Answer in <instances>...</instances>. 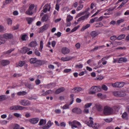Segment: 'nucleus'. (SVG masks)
<instances>
[{
  "label": "nucleus",
  "mask_w": 129,
  "mask_h": 129,
  "mask_svg": "<svg viewBox=\"0 0 129 129\" xmlns=\"http://www.w3.org/2000/svg\"><path fill=\"white\" fill-rule=\"evenodd\" d=\"M69 124L70 125H71L72 128H74V127L79 128L81 127L82 126L80 123L76 120H74L72 122L69 121Z\"/></svg>",
  "instance_id": "obj_1"
},
{
  "label": "nucleus",
  "mask_w": 129,
  "mask_h": 129,
  "mask_svg": "<svg viewBox=\"0 0 129 129\" xmlns=\"http://www.w3.org/2000/svg\"><path fill=\"white\" fill-rule=\"evenodd\" d=\"M101 90V87L100 86H92L91 88V90L89 92V94H94L96 92H99Z\"/></svg>",
  "instance_id": "obj_2"
},
{
  "label": "nucleus",
  "mask_w": 129,
  "mask_h": 129,
  "mask_svg": "<svg viewBox=\"0 0 129 129\" xmlns=\"http://www.w3.org/2000/svg\"><path fill=\"white\" fill-rule=\"evenodd\" d=\"M103 112L105 115H109L112 113L113 109L109 107L105 106L104 107Z\"/></svg>",
  "instance_id": "obj_3"
},
{
  "label": "nucleus",
  "mask_w": 129,
  "mask_h": 129,
  "mask_svg": "<svg viewBox=\"0 0 129 129\" xmlns=\"http://www.w3.org/2000/svg\"><path fill=\"white\" fill-rule=\"evenodd\" d=\"M89 119L90 120H89V121H90V122L89 124V126L92 127L94 129H98L99 127V124L97 123H95V124H94L93 121L92 120L93 118L92 117H89Z\"/></svg>",
  "instance_id": "obj_4"
},
{
  "label": "nucleus",
  "mask_w": 129,
  "mask_h": 129,
  "mask_svg": "<svg viewBox=\"0 0 129 129\" xmlns=\"http://www.w3.org/2000/svg\"><path fill=\"white\" fill-rule=\"evenodd\" d=\"M25 108V107L17 105L12 106L10 107V109L11 110H22Z\"/></svg>",
  "instance_id": "obj_5"
},
{
  "label": "nucleus",
  "mask_w": 129,
  "mask_h": 129,
  "mask_svg": "<svg viewBox=\"0 0 129 129\" xmlns=\"http://www.w3.org/2000/svg\"><path fill=\"white\" fill-rule=\"evenodd\" d=\"M19 103L21 105L24 106H28L30 104L28 100H21L20 101Z\"/></svg>",
  "instance_id": "obj_6"
},
{
  "label": "nucleus",
  "mask_w": 129,
  "mask_h": 129,
  "mask_svg": "<svg viewBox=\"0 0 129 129\" xmlns=\"http://www.w3.org/2000/svg\"><path fill=\"white\" fill-rule=\"evenodd\" d=\"M124 85V83L123 82H117L112 84V86L114 87H121L123 86Z\"/></svg>",
  "instance_id": "obj_7"
},
{
  "label": "nucleus",
  "mask_w": 129,
  "mask_h": 129,
  "mask_svg": "<svg viewBox=\"0 0 129 129\" xmlns=\"http://www.w3.org/2000/svg\"><path fill=\"white\" fill-rule=\"evenodd\" d=\"M51 8L50 5L47 4H46L44 7L43 9V11L44 12L46 13L47 11H50Z\"/></svg>",
  "instance_id": "obj_8"
},
{
  "label": "nucleus",
  "mask_w": 129,
  "mask_h": 129,
  "mask_svg": "<svg viewBox=\"0 0 129 129\" xmlns=\"http://www.w3.org/2000/svg\"><path fill=\"white\" fill-rule=\"evenodd\" d=\"M3 37L7 39H11L13 38V36L11 34L6 33L3 35Z\"/></svg>",
  "instance_id": "obj_9"
},
{
  "label": "nucleus",
  "mask_w": 129,
  "mask_h": 129,
  "mask_svg": "<svg viewBox=\"0 0 129 129\" xmlns=\"http://www.w3.org/2000/svg\"><path fill=\"white\" fill-rule=\"evenodd\" d=\"M70 50L66 47H63L61 50V52L64 54L69 53L70 52Z\"/></svg>",
  "instance_id": "obj_10"
},
{
  "label": "nucleus",
  "mask_w": 129,
  "mask_h": 129,
  "mask_svg": "<svg viewBox=\"0 0 129 129\" xmlns=\"http://www.w3.org/2000/svg\"><path fill=\"white\" fill-rule=\"evenodd\" d=\"M39 120V118H33L29 119V121L32 124H35L37 123Z\"/></svg>",
  "instance_id": "obj_11"
},
{
  "label": "nucleus",
  "mask_w": 129,
  "mask_h": 129,
  "mask_svg": "<svg viewBox=\"0 0 129 129\" xmlns=\"http://www.w3.org/2000/svg\"><path fill=\"white\" fill-rule=\"evenodd\" d=\"M10 61L8 60H3L1 61V64L2 65L5 66L9 64Z\"/></svg>",
  "instance_id": "obj_12"
},
{
  "label": "nucleus",
  "mask_w": 129,
  "mask_h": 129,
  "mask_svg": "<svg viewBox=\"0 0 129 129\" xmlns=\"http://www.w3.org/2000/svg\"><path fill=\"white\" fill-rule=\"evenodd\" d=\"M72 112L76 113L77 114H81L82 113L81 110L80 108H75L72 110Z\"/></svg>",
  "instance_id": "obj_13"
},
{
  "label": "nucleus",
  "mask_w": 129,
  "mask_h": 129,
  "mask_svg": "<svg viewBox=\"0 0 129 129\" xmlns=\"http://www.w3.org/2000/svg\"><path fill=\"white\" fill-rule=\"evenodd\" d=\"M65 90V88L63 87H61L58 88L55 91V93L56 94H58L62 92Z\"/></svg>",
  "instance_id": "obj_14"
},
{
  "label": "nucleus",
  "mask_w": 129,
  "mask_h": 129,
  "mask_svg": "<svg viewBox=\"0 0 129 129\" xmlns=\"http://www.w3.org/2000/svg\"><path fill=\"white\" fill-rule=\"evenodd\" d=\"M82 90V88L81 87H77L72 89L71 90V92H72L75 93L79 92L81 91Z\"/></svg>",
  "instance_id": "obj_15"
},
{
  "label": "nucleus",
  "mask_w": 129,
  "mask_h": 129,
  "mask_svg": "<svg viewBox=\"0 0 129 129\" xmlns=\"http://www.w3.org/2000/svg\"><path fill=\"white\" fill-rule=\"evenodd\" d=\"M73 57L70 56H67L65 57H62L61 58V60L63 61H68L72 59Z\"/></svg>",
  "instance_id": "obj_16"
},
{
  "label": "nucleus",
  "mask_w": 129,
  "mask_h": 129,
  "mask_svg": "<svg viewBox=\"0 0 129 129\" xmlns=\"http://www.w3.org/2000/svg\"><path fill=\"white\" fill-rule=\"evenodd\" d=\"M89 16V14H88L87 15L83 16H81L79 18L77 21L78 22H79L82 20H84L85 19L87 18Z\"/></svg>",
  "instance_id": "obj_17"
},
{
  "label": "nucleus",
  "mask_w": 129,
  "mask_h": 129,
  "mask_svg": "<svg viewBox=\"0 0 129 129\" xmlns=\"http://www.w3.org/2000/svg\"><path fill=\"white\" fill-rule=\"evenodd\" d=\"M89 108V103H87L85 104L84 106V110L83 111V112L85 114H88V113L89 110L87 108Z\"/></svg>",
  "instance_id": "obj_18"
},
{
  "label": "nucleus",
  "mask_w": 129,
  "mask_h": 129,
  "mask_svg": "<svg viewBox=\"0 0 129 129\" xmlns=\"http://www.w3.org/2000/svg\"><path fill=\"white\" fill-rule=\"evenodd\" d=\"M30 50L29 48L26 47H24L22 48L21 50V52L22 54H24Z\"/></svg>",
  "instance_id": "obj_19"
},
{
  "label": "nucleus",
  "mask_w": 129,
  "mask_h": 129,
  "mask_svg": "<svg viewBox=\"0 0 129 129\" xmlns=\"http://www.w3.org/2000/svg\"><path fill=\"white\" fill-rule=\"evenodd\" d=\"M43 63V61L40 60H37L36 63L34 64V66L35 67H38L40 65H42Z\"/></svg>",
  "instance_id": "obj_20"
},
{
  "label": "nucleus",
  "mask_w": 129,
  "mask_h": 129,
  "mask_svg": "<svg viewBox=\"0 0 129 129\" xmlns=\"http://www.w3.org/2000/svg\"><path fill=\"white\" fill-rule=\"evenodd\" d=\"M48 17L47 14L44 15L42 18L41 20L43 22H46L48 20Z\"/></svg>",
  "instance_id": "obj_21"
},
{
  "label": "nucleus",
  "mask_w": 129,
  "mask_h": 129,
  "mask_svg": "<svg viewBox=\"0 0 129 129\" xmlns=\"http://www.w3.org/2000/svg\"><path fill=\"white\" fill-rule=\"evenodd\" d=\"M127 59L125 58L120 57L119 60L118 62L119 63H122V62H125L127 61Z\"/></svg>",
  "instance_id": "obj_22"
},
{
  "label": "nucleus",
  "mask_w": 129,
  "mask_h": 129,
  "mask_svg": "<svg viewBox=\"0 0 129 129\" xmlns=\"http://www.w3.org/2000/svg\"><path fill=\"white\" fill-rule=\"evenodd\" d=\"M37 45V43L36 41H33L31 42L29 44V47H34Z\"/></svg>",
  "instance_id": "obj_23"
},
{
  "label": "nucleus",
  "mask_w": 129,
  "mask_h": 129,
  "mask_svg": "<svg viewBox=\"0 0 129 129\" xmlns=\"http://www.w3.org/2000/svg\"><path fill=\"white\" fill-rule=\"evenodd\" d=\"M7 96L6 95H0V102L6 100L7 99Z\"/></svg>",
  "instance_id": "obj_24"
},
{
  "label": "nucleus",
  "mask_w": 129,
  "mask_h": 129,
  "mask_svg": "<svg viewBox=\"0 0 129 129\" xmlns=\"http://www.w3.org/2000/svg\"><path fill=\"white\" fill-rule=\"evenodd\" d=\"M95 106L98 111H101L103 110L102 107L100 104H96L95 105Z\"/></svg>",
  "instance_id": "obj_25"
},
{
  "label": "nucleus",
  "mask_w": 129,
  "mask_h": 129,
  "mask_svg": "<svg viewBox=\"0 0 129 129\" xmlns=\"http://www.w3.org/2000/svg\"><path fill=\"white\" fill-rule=\"evenodd\" d=\"M53 92V91L51 90H49L46 91L45 92L42 94L43 95H45L47 94L52 93Z\"/></svg>",
  "instance_id": "obj_26"
},
{
  "label": "nucleus",
  "mask_w": 129,
  "mask_h": 129,
  "mask_svg": "<svg viewBox=\"0 0 129 129\" xmlns=\"http://www.w3.org/2000/svg\"><path fill=\"white\" fill-rule=\"evenodd\" d=\"M55 83H50L48 84L46 86V87L48 88H52L55 87Z\"/></svg>",
  "instance_id": "obj_27"
},
{
  "label": "nucleus",
  "mask_w": 129,
  "mask_h": 129,
  "mask_svg": "<svg viewBox=\"0 0 129 129\" xmlns=\"http://www.w3.org/2000/svg\"><path fill=\"white\" fill-rule=\"evenodd\" d=\"M34 19V18L32 17H27L26 18V20L27 21L28 24H31L33 21Z\"/></svg>",
  "instance_id": "obj_28"
},
{
  "label": "nucleus",
  "mask_w": 129,
  "mask_h": 129,
  "mask_svg": "<svg viewBox=\"0 0 129 129\" xmlns=\"http://www.w3.org/2000/svg\"><path fill=\"white\" fill-rule=\"evenodd\" d=\"M126 94L123 91H119V97H122L125 96Z\"/></svg>",
  "instance_id": "obj_29"
},
{
  "label": "nucleus",
  "mask_w": 129,
  "mask_h": 129,
  "mask_svg": "<svg viewBox=\"0 0 129 129\" xmlns=\"http://www.w3.org/2000/svg\"><path fill=\"white\" fill-rule=\"evenodd\" d=\"M103 18V16H101L98 18V17H95L94 18V20L95 21L99 22L101 21Z\"/></svg>",
  "instance_id": "obj_30"
},
{
  "label": "nucleus",
  "mask_w": 129,
  "mask_h": 129,
  "mask_svg": "<svg viewBox=\"0 0 129 129\" xmlns=\"http://www.w3.org/2000/svg\"><path fill=\"white\" fill-rule=\"evenodd\" d=\"M128 114L126 112H124L122 115V117L123 119H127Z\"/></svg>",
  "instance_id": "obj_31"
},
{
  "label": "nucleus",
  "mask_w": 129,
  "mask_h": 129,
  "mask_svg": "<svg viewBox=\"0 0 129 129\" xmlns=\"http://www.w3.org/2000/svg\"><path fill=\"white\" fill-rule=\"evenodd\" d=\"M27 92L25 91H20L17 93V95H24L26 94Z\"/></svg>",
  "instance_id": "obj_32"
},
{
  "label": "nucleus",
  "mask_w": 129,
  "mask_h": 129,
  "mask_svg": "<svg viewBox=\"0 0 129 129\" xmlns=\"http://www.w3.org/2000/svg\"><path fill=\"white\" fill-rule=\"evenodd\" d=\"M37 59L36 58H31L30 60V62L31 63H34V64L35 63Z\"/></svg>",
  "instance_id": "obj_33"
},
{
  "label": "nucleus",
  "mask_w": 129,
  "mask_h": 129,
  "mask_svg": "<svg viewBox=\"0 0 129 129\" xmlns=\"http://www.w3.org/2000/svg\"><path fill=\"white\" fill-rule=\"evenodd\" d=\"M46 120H44L43 119H41L39 122V125H42L44 123V124H45L46 123Z\"/></svg>",
  "instance_id": "obj_34"
},
{
  "label": "nucleus",
  "mask_w": 129,
  "mask_h": 129,
  "mask_svg": "<svg viewBox=\"0 0 129 129\" xmlns=\"http://www.w3.org/2000/svg\"><path fill=\"white\" fill-rule=\"evenodd\" d=\"M43 41H41L40 44V48H39V50L41 52L42 51V49L43 48Z\"/></svg>",
  "instance_id": "obj_35"
},
{
  "label": "nucleus",
  "mask_w": 129,
  "mask_h": 129,
  "mask_svg": "<svg viewBox=\"0 0 129 129\" xmlns=\"http://www.w3.org/2000/svg\"><path fill=\"white\" fill-rule=\"evenodd\" d=\"M26 13L29 15H31L33 14V10L28 9L26 11Z\"/></svg>",
  "instance_id": "obj_36"
},
{
  "label": "nucleus",
  "mask_w": 129,
  "mask_h": 129,
  "mask_svg": "<svg viewBox=\"0 0 129 129\" xmlns=\"http://www.w3.org/2000/svg\"><path fill=\"white\" fill-rule=\"evenodd\" d=\"M25 64V62L24 61H19L18 65L19 66L21 67H22Z\"/></svg>",
  "instance_id": "obj_37"
},
{
  "label": "nucleus",
  "mask_w": 129,
  "mask_h": 129,
  "mask_svg": "<svg viewBox=\"0 0 129 129\" xmlns=\"http://www.w3.org/2000/svg\"><path fill=\"white\" fill-rule=\"evenodd\" d=\"M89 27V24H87L85 26H83L81 29V31H83Z\"/></svg>",
  "instance_id": "obj_38"
},
{
  "label": "nucleus",
  "mask_w": 129,
  "mask_h": 129,
  "mask_svg": "<svg viewBox=\"0 0 129 129\" xmlns=\"http://www.w3.org/2000/svg\"><path fill=\"white\" fill-rule=\"evenodd\" d=\"M125 35L124 34H122L118 36L117 38V39L120 40L123 39L125 37Z\"/></svg>",
  "instance_id": "obj_39"
},
{
  "label": "nucleus",
  "mask_w": 129,
  "mask_h": 129,
  "mask_svg": "<svg viewBox=\"0 0 129 129\" xmlns=\"http://www.w3.org/2000/svg\"><path fill=\"white\" fill-rule=\"evenodd\" d=\"M91 35L93 38H94L97 36L98 34L95 31H93L91 32Z\"/></svg>",
  "instance_id": "obj_40"
},
{
  "label": "nucleus",
  "mask_w": 129,
  "mask_h": 129,
  "mask_svg": "<svg viewBox=\"0 0 129 129\" xmlns=\"http://www.w3.org/2000/svg\"><path fill=\"white\" fill-rule=\"evenodd\" d=\"M21 39L23 41H25L26 40V38L27 36L26 34H24L23 35H21Z\"/></svg>",
  "instance_id": "obj_41"
},
{
  "label": "nucleus",
  "mask_w": 129,
  "mask_h": 129,
  "mask_svg": "<svg viewBox=\"0 0 129 129\" xmlns=\"http://www.w3.org/2000/svg\"><path fill=\"white\" fill-rule=\"evenodd\" d=\"M70 104L68 105L67 104H66L65 105H64L62 107H61L63 109H66L69 108V106L70 105Z\"/></svg>",
  "instance_id": "obj_42"
},
{
  "label": "nucleus",
  "mask_w": 129,
  "mask_h": 129,
  "mask_svg": "<svg viewBox=\"0 0 129 129\" xmlns=\"http://www.w3.org/2000/svg\"><path fill=\"white\" fill-rule=\"evenodd\" d=\"M89 38V33L88 32L86 33L85 34L84 38V40L86 42L87 41V39Z\"/></svg>",
  "instance_id": "obj_43"
},
{
  "label": "nucleus",
  "mask_w": 129,
  "mask_h": 129,
  "mask_svg": "<svg viewBox=\"0 0 129 129\" xmlns=\"http://www.w3.org/2000/svg\"><path fill=\"white\" fill-rule=\"evenodd\" d=\"M85 12H81L78 13L76 16V18H77L85 14Z\"/></svg>",
  "instance_id": "obj_44"
},
{
  "label": "nucleus",
  "mask_w": 129,
  "mask_h": 129,
  "mask_svg": "<svg viewBox=\"0 0 129 129\" xmlns=\"http://www.w3.org/2000/svg\"><path fill=\"white\" fill-rule=\"evenodd\" d=\"M112 93L114 96L119 97V91H114Z\"/></svg>",
  "instance_id": "obj_45"
},
{
  "label": "nucleus",
  "mask_w": 129,
  "mask_h": 129,
  "mask_svg": "<svg viewBox=\"0 0 129 129\" xmlns=\"http://www.w3.org/2000/svg\"><path fill=\"white\" fill-rule=\"evenodd\" d=\"M7 23L9 25H11L12 24V21L10 18H8L7 19Z\"/></svg>",
  "instance_id": "obj_46"
},
{
  "label": "nucleus",
  "mask_w": 129,
  "mask_h": 129,
  "mask_svg": "<svg viewBox=\"0 0 129 129\" xmlns=\"http://www.w3.org/2000/svg\"><path fill=\"white\" fill-rule=\"evenodd\" d=\"M95 25H96V27H101L103 26V24L101 22H99L96 23L95 24Z\"/></svg>",
  "instance_id": "obj_47"
},
{
  "label": "nucleus",
  "mask_w": 129,
  "mask_h": 129,
  "mask_svg": "<svg viewBox=\"0 0 129 129\" xmlns=\"http://www.w3.org/2000/svg\"><path fill=\"white\" fill-rule=\"evenodd\" d=\"M13 115L11 114H10L7 118V120H11L13 119Z\"/></svg>",
  "instance_id": "obj_48"
},
{
  "label": "nucleus",
  "mask_w": 129,
  "mask_h": 129,
  "mask_svg": "<svg viewBox=\"0 0 129 129\" xmlns=\"http://www.w3.org/2000/svg\"><path fill=\"white\" fill-rule=\"evenodd\" d=\"M14 50V49H11L5 52H4V54H9L11 53V52Z\"/></svg>",
  "instance_id": "obj_49"
},
{
  "label": "nucleus",
  "mask_w": 129,
  "mask_h": 129,
  "mask_svg": "<svg viewBox=\"0 0 129 129\" xmlns=\"http://www.w3.org/2000/svg\"><path fill=\"white\" fill-rule=\"evenodd\" d=\"M73 18L72 16H68L67 18L66 21H70L72 20Z\"/></svg>",
  "instance_id": "obj_50"
},
{
  "label": "nucleus",
  "mask_w": 129,
  "mask_h": 129,
  "mask_svg": "<svg viewBox=\"0 0 129 129\" xmlns=\"http://www.w3.org/2000/svg\"><path fill=\"white\" fill-rule=\"evenodd\" d=\"M101 89H102L106 91L107 90L108 88L105 85L103 84L102 86Z\"/></svg>",
  "instance_id": "obj_51"
},
{
  "label": "nucleus",
  "mask_w": 129,
  "mask_h": 129,
  "mask_svg": "<svg viewBox=\"0 0 129 129\" xmlns=\"http://www.w3.org/2000/svg\"><path fill=\"white\" fill-rule=\"evenodd\" d=\"M83 7V5H80L76 9L77 11H79L81 10Z\"/></svg>",
  "instance_id": "obj_52"
},
{
  "label": "nucleus",
  "mask_w": 129,
  "mask_h": 129,
  "mask_svg": "<svg viewBox=\"0 0 129 129\" xmlns=\"http://www.w3.org/2000/svg\"><path fill=\"white\" fill-rule=\"evenodd\" d=\"M74 96V95L73 94H72L70 95V97L71 98V102L70 105H71L72 104L74 101V98L73 97Z\"/></svg>",
  "instance_id": "obj_53"
},
{
  "label": "nucleus",
  "mask_w": 129,
  "mask_h": 129,
  "mask_svg": "<svg viewBox=\"0 0 129 129\" xmlns=\"http://www.w3.org/2000/svg\"><path fill=\"white\" fill-rule=\"evenodd\" d=\"M8 122L7 121L3 120H1L0 121L1 124L2 125L6 124Z\"/></svg>",
  "instance_id": "obj_54"
},
{
  "label": "nucleus",
  "mask_w": 129,
  "mask_h": 129,
  "mask_svg": "<svg viewBox=\"0 0 129 129\" xmlns=\"http://www.w3.org/2000/svg\"><path fill=\"white\" fill-rule=\"evenodd\" d=\"M53 124V123L51 122V121L50 120L48 121L47 123L46 124L50 127Z\"/></svg>",
  "instance_id": "obj_55"
},
{
  "label": "nucleus",
  "mask_w": 129,
  "mask_h": 129,
  "mask_svg": "<svg viewBox=\"0 0 129 129\" xmlns=\"http://www.w3.org/2000/svg\"><path fill=\"white\" fill-rule=\"evenodd\" d=\"M128 0L126 1V2H123L118 7V8H120L123 6L125 3H126L128 1Z\"/></svg>",
  "instance_id": "obj_56"
},
{
  "label": "nucleus",
  "mask_w": 129,
  "mask_h": 129,
  "mask_svg": "<svg viewBox=\"0 0 129 129\" xmlns=\"http://www.w3.org/2000/svg\"><path fill=\"white\" fill-rule=\"evenodd\" d=\"M83 67V65L82 64L76 65L75 67L76 68H81Z\"/></svg>",
  "instance_id": "obj_57"
},
{
  "label": "nucleus",
  "mask_w": 129,
  "mask_h": 129,
  "mask_svg": "<svg viewBox=\"0 0 129 129\" xmlns=\"http://www.w3.org/2000/svg\"><path fill=\"white\" fill-rule=\"evenodd\" d=\"M117 39L116 36H111L110 37V39L111 40L114 41L116 39Z\"/></svg>",
  "instance_id": "obj_58"
},
{
  "label": "nucleus",
  "mask_w": 129,
  "mask_h": 129,
  "mask_svg": "<svg viewBox=\"0 0 129 129\" xmlns=\"http://www.w3.org/2000/svg\"><path fill=\"white\" fill-rule=\"evenodd\" d=\"M35 54L37 56H39L40 55V53L38 50H35Z\"/></svg>",
  "instance_id": "obj_59"
},
{
  "label": "nucleus",
  "mask_w": 129,
  "mask_h": 129,
  "mask_svg": "<svg viewBox=\"0 0 129 129\" xmlns=\"http://www.w3.org/2000/svg\"><path fill=\"white\" fill-rule=\"evenodd\" d=\"M71 71V69H64L63 72H64L65 73H68L70 72Z\"/></svg>",
  "instance_id": "obj_60"
},
{
  "label": "nucleus",
  "mask_w": 129,
  "mask_h": 129,
  "mask_svg": "<svg viewBox=\"0 0 129 129\" xmlns=\"http://www.w3.org/2000/svg\"><path fill=\"white\" fill-rule=\"evenodd\" d=\"M61 110L59 109H56L55 110V112L56 114H59L61 113Z\"/></svg>",
  "instance_id": "obj_61"
},
{
  "label": "nucleus",
  "mask_w": 129,
  "mask_h": 129,
  "mask_svg": "<svg viewBox=\"0 0 129 129\" xmlns=\"http://www.w3.org/2000/svg\"><path fill=\"white\" fill-rule=\"evenodd\" d=\"M61 35V33L60 32H58L57 33H55L54 35L55 36H57L58 37H60Z\"/></svg>",
  "instance_id": "obj_62"
},
{
  "label": "nucleus",
  "mask_w": 129,
  "mask_h": 129,
  "mask_svg": "<svg viewBox=\"0 0 129 129\" xmlns=\"http://www.w3.org/2000/svg\"><path fill=\"white\" fill-rule=\"evenodd\" d=\"M26 86L30 89H32L31 85L30 84H27L26 85Z\"/></svg>",
  "instance_id": "obj_63"
},
{
  "label": "nucleus",
  "mask_w": 129,
  "mask_h": 129,
  "mask_svg": "<svg viewBox=\"0 0 129 129\" xmlns=\"http://www.w3.org/2000/svg\"><path fill=\"white\" fill-rule=\"evenodd\" d=\"M19 126L17 124H15L14 128V129H19Z\"/></svg>",
  "instance_id": "obj_64"
}]
</instances>
